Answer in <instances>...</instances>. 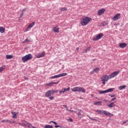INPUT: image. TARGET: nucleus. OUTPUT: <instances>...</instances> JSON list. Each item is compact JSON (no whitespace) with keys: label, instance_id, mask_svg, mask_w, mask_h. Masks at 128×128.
I'll list each match as a JSON object with an SVG mask.
<instances>
[{"label":"nucleus","instance_id":"f257e3e1","mask_svg":"<svg viewBox=\"0 0 128 128\" xmlns=\"http://www.w3.org/2000/svg\"><path fill=\"white\" fill-rule=\"evenodd\" d=\"M92 19L90 17H82L80 18V24L82 26H86L90 22H92Z\"/></svg>","mask_w":128,"mask_h":128},{"label":"nucleus","instance_id":"f03ea898","mask_svg":"<svg viewBox=\"0 0 128 128\" xmlns=\"http://www.w3.org/2000/svg\"><path fill=\"white\" fill-rule=\"evenodd\" d=\"M72 92H83L84 94L86 92V90L82 87H74L72 88H71Z\"/></svg>","mask_w":128,"mask_h":128},{"label":"nucleus","instance_id":"7ed1b4c3","mask_svg":"<svg viewBox=\"0 0 128 128\" xmlns=\"http://www.w3.org/2000/svg\"><path fill=\"white\" fill-rule=\"evenodd\" d=\"M32 54H28L24 57H22V60L23 62H26L30 60H32Z\"/></svg>","mask_w":128,"mask_h":128},{"label":"nucleus","instance_id":"20e7f679","mask_svg":"<svg viewBox=\"0 0 128 128\" xmlns=\"http://www.w3.org/2000/svg\"><path fill=\"white\" fill-rule=\"evenodd\" d=\"M108 80H110V78L108 75H104L101 77V81L102 82V84H103L104 86L106 84V82L108 81Z\"/></svg>","mask_w":128,"mask_h":128},{"label":"nucleus","instance_id":"39448f33","mask_svg":"<svg viewBox=\"0 0 128 128\" xmlns=\"http://www.w3.org/2000/svg\"><path fill=\"white\" fill-rule=\"evenodd\" d=\"M120 72V71L117 70L116 72H113L110 74L108 77L109 78V80H112V78H115V76H116Z\"/></svg>","mask_w":128,"mask_h":128},{"label":"nucleus","instance_id":"423d86ee","mask_svg":"<svg viewBox=\"0 0 128 128\" xmlns=\"http://www.w3.org/2000/svg\"><path fill=\"white\" fill-rule=\"evenodd\" d=\"M114 88H110L105 90H99L98 93L100 94H106L108 92H114Z\"/></svg>","mask_w":128,"mask_h":128},{"label":"nucleus","instance_id":"0eeeda50","mask_svg":"<svg viewBox=\"0 0 128 128\" xmlns=\"http://www.w3.org/2000/svg\"><path fill=\"white\" fill-rule=\"evenodd\" d=\"M44 56H46V52L44 51L42 52L36 54L35 56L36 58H44Z\"/></svg>","mask_w":128,"mask_h":128},{"label":"nucleus","instance_id":"6e6552de","mask_svg":"<svg viewBox=\"0 0 128 128\" xmlns=\"http://www.w3.org/2000/svg\"><path fill=\"white\" fill-rule=\"evenodd\" d=\"M104 36V34L100 33L98 36H96L95 38H93V40H100L102 38V37Z\"/></svg>","mask_w":128,"mask_h":128},{"label":"nucleus","instance_id":"1a4fd4ad","mask_svg":"<svg viewBox=\"0 0 128 128\" xmlns=\"http://www.w3.org/2000/svg\"><path fill=\"white\" fill-rule=\"evenodd\" d=\"M120 18V14H117L112 18V20L114 22H116V20H118Z\"/></svg>","mask_w":128,"mask_h":128},{"label":"nucleus","instance_id":"9d476101","mask_svg":"<svg viewBox=\"0 0 128 128\" xmlns=\"http://www.w3.org/2000/svg\"><path fill=\"white\" fill-rule=\"evenodd\" d=\"M102 114H104L105 116H114V114L110 113L108 111L102 110Z\"/></svg>","mask_w":128,"mask_h":128},{"label":"nucleus","instance_id":"9b49d317","mask_svg":"<svg viewBox=\"0 0 128 128\" xmlns=\"http://www.w3.org/2000/svg\"><path fill=\"white\" fill-rule=\"evenodd\" d=\"M105 12H106V9L102 8L98 10V16H102V14H104Z\"/></svg>","mask_w":128,"mask_h":128},{"label":"nucleus","instance_id":"f8f14e48","mask_svg":"<svg viewBox=\"0 0 128 128\" xmlns=\"http://www.w3.org/2000/svg\"><path fill=\"white\" fill-rule=\"evenodd\" d=\"M58 84V82H51L49 84H45V86H52L54 84Z\"/></svg>","mask_w":128,"mask_h":128},{"label":"nucleus","instance_id":"ddd939ff","mask_svg":"<svg viewBox=\"0 0 128 128\" xmlns=\"http://www.w3.org/2000/svg\"><path fill=\"white\" fill-rule=\"evenodd\" d=\"M52 94V93L51 90H49L46 92L45 96H46V98H50V96H51Z\"/></svg>","mask_w":128,"mask_h":128},{"label":"nucleus","instance_id":"4468645a","mask_svg":"<svg viewBox=\"0 0 128 128\" xmlns=\"http://www.w3.org/2000/svg\"><path fill=\"white\" fill-rule=\"evenodd\" d=\"M36 24V22H32V23L30 24L28 27L26 29V32H28V28H32Z\"/></svg>","mask_w":128,"mask_h":128},{"label":"nucleus","instance_id":"2eb2a0df","mask_svg":"<svg viewBox=\"0 0 128 128\" xmlns=\"http://www.w3.org/2000/svg\"><path fill=\"white\" fill-rule=\"evenodd\" d=\"M79 112L78 114V116L79 118H84V115L82 114V110H78Z\"/></svg>","mask_w":128,"mask_h":128},{"label":"nucleus","instance_id":"dca6fc26","mask_svg":"<svg viewBox=\"0 0 128 128\" xmlns=\"http://www.w3.org/2000/svg\"><path fill=\"white\" fill-rule=\"evenodd\" d=\"M126 46H128L126 43H120L119 46L120 48H124L126 47Z\"/></svg>","mask_w":128,"mask_h":128},{"label":"nucleus","instance_id":"f3484780","mask_svg":"<svg viewBox=\"0 0 128 128\" xmlns=\"http://www.w3.org/2000/svg\"><path fill=\"white\" fill-rule=\"evenodd\" d=\"M32 42V40L31 38H26L24 41L22 42V44H26V42Z\"/></svg>","mask_w":128,"mask_h":128},{"label":"nucleus","instance_id":"a211bd4d","mask_svg":"<svg viewBox=\"0 0 128 128\" xmlns=\"http://www.w3.org/2000/svg\"><path fill=\"white\" fill-rule=\"evenodd\" d=\"M6 32V28L3 26H0V32L1 34H4Z\"/></svg>","mask_w":128,"mask_h":128},{"label":"nucleus","instance_id":"6ab92c4d","mask_svg":"<svg viewBox=\"0 0 128 128\" xmlns=\"http://www.w3.org/2000/svg\"><path fill=\"white\" fill-rule=\"evenodd\" d=\"M53 32H57L58 34L60 32V28H57L56 27H54L53 29Z\"/></svg>","mask_w":128,"mask_h":128},{"label":"nucleus","instance_id":"aec40b11","mask_svg":"<svg viewBox=\"0 0 128 128\" xmlns=\"http://www.w3.org/2000/svg\"><path fill=\"white\" fill-rule=\"evenodd\" d=\"M116 104H114V102H112L110 104L108 105V108H114V106H116Z\"/></svg>","mask_w":128,"mask_h":128},{"label":"nucleus","instance_id":"412c9836","mask_svg":"<svg viewBox=\"0 0 128 128\" xmlns=\"http://www.w3.org/2000/svg\"><path fill=\"white\" fill-rule=\"evenodd\" d=\"M126 88V86H122L118 87V90H122Z\"/></svg>","mask_w":128,"mask_h":128},{"label":"nucleus","instance_id":"4be33fe9","mask_svg":"<svg viewBox=\"0 0 128 128\" xmlns=\"http://www.w3.org/2000/svg\"><path fill=\"white\" fill-rule=\"evenodd\" d=\"M4 70H6V66H2V67H0V72H2Z\"/></svg>","mask_w":128,"mask_h":128},{"label":"nucleus","instance_id":"5701e85b","mask_svg":"<svg viewBox=\"0 0 128 128\" xmlns=\"http://www.w3.org/2000/svg\"><path fill=\"white\" fill-rule=\"evenodd\" d=\"M11 114H13V116H12V118H16V114H17L16 113V112H11Z\"/></svg>","mask_w":128,"mask_h":128},{"label":"nucleus","instance_id":"b1692460","mask_svg":"<svg viewBox=\"0 0 128 128\" xmlns=\"http://www.w3.org/2000/svg\"><path fill=\"white\" fill-rule=\"evenodd\" d=\"M68 76V73H62L59 74V78H62V76Z\"/></svg>","mask_w":128,"mask_h":128},{"label":"nucleus","instance_id":"393cba45","mask_svg":"<svg viewBox=\"0 0 128 128\" xmlns=\"http://www.w3.org/2000/svg\"><path fill=\"white\" fill-rule=\"evenodd\" d=\"M14 58L12 55H6V58L7 60H10L11 58Z\"/></svg>","mask_w":128,"mask_h":128},{"label":"nucleus","instance_id":"a878e982","mask_svg":"<svg viewBox=\"0 0 128 128\" xmlns=\"http://www.w3.org/2000/svg\"><path fill=\"white\" fill-rule=\"evenodd\" d=\"M90 48H92V47H90V46H89V47H88L84 51H83V53L84 52H86H86H90Z\"/></svg>","mask_w":128,"mask_h":128},{"label":"nucleus","instance_id":"bb28decb","mask_svg":"<svg viewBox=\"0 0 128 128\" xmlns=\"http://www.w3.org/2000/svg\"><path fill=\"white\" fill-rule=\"evenodd\" d=\"M102 102L101 101L95 102H94V104L97 105V106H102Z\"/></svg>","mask_w":128,"mask_h":128},{"label":"nucleus","instance_id":"cd10ccee","mask_svg":"<svg viewBox=\"0 0 128 128\" xmlns=\"http://www.w3.org/2000/svg\"><path fill=\"white\" fill-rule=\"evenodd\" d=\"M60 78V75L59 74H57V75H55L54 76H51L50 77V78Z\"/></svg>","mask_w":128,"mask_h":128},{"label":"nucleus","instance_id":"c85d7f7f","mask_svg":"<svg viewBox=\"0 0 128 128\" xmlns=\"http://www.w3.org/2000/svg\"><path fill=\"white\" fill-rule=\"evenodd\" d=\"M94 112H98V114H102V110H95Z\"/></svg>","mask_w":128,"mask_h":128},{"label":"nucleus","instance_id":"c756f323","mask_svg":"<svg viewBox=\"0 0 128 128\" xmlns=\"http://www.w3.org/2000/svg\"><path fill=\"white\" fill-rule=\"evenodd\" d=\"M94 72H98V70H100V68H94Z\"/></svg>","mask_w":128,"mask_h":128},{"label":"nucleus","instance_id":"7c9ffc66","mask_svg":"<svg viewBox=\"0 0 128 128\" xmlns=\"http://www.w3.org/2000/svg\"><path fill=\"white\" fill-rule=\"evenodd\" d=\"M51 92L52 93V95L53 96L54 94H56V92H58V90H51Z\"/></svg>","mask_w":128,"mask_h":128},{"label":"nucleus","instance_id":"2f4dec72","mask_svg":"<svg viewBox=\"0 0 128 128\" xmlns=\"http://www.w3.org/2000/svg\"><path fill=\"white\" fill-rule=\"evenodd\" d=\"M44 128H54V127L52 126H50V125H46L44 126Z\"/></svg>","mask_w":128,"mask_h":128},{"label":"nucleus","instance_id":"473e14b6","mask_svg":"<svg viewBox=\"0 0 128 128\" xmlns=\"http://www.w3.org/2000/svg\"><path fill=\"white\" fill-rule=\"evenodd\" d=\"M87 116L88 118H90V120H95V122H98V120H96L95 118H90V116L88 115H87Z\"/></svg>","mask_w":128,"mask_h":128},{"label":"nucleus","instance_id":"72a5a7b5","mask_svg":"<svg viewBox=\"0 0 128 128\" xmlns=\"http://www.w3.org/2000/svg\"><path fill=\"white\" fill-rule=\"evenodd\" d=\"M64 10H66V8H60V11L61 12H64Z\"/></svg>","mask_w":128,"mask_h":128},{"label":"nucleus","instance_id":"f704fd0d","mask_svg":"<svg viewBox=\"0 0 128 128\" xmlns=\"http://www.w3.org/2000/svg\"><path fill=\"white\" fill-rule=\"evenodd\" d=\"M48 98L50 100H54V97L53 96H50L49 97H48Z\"/></svg>","mask_w":128,"mask_h":128},{"label":"nucleus","instance_id":"c9c22d12","mask_svg":"<svg viewBox=\"0 0 128 128\" xmlns=\"http://www.w3.org/2000/svg\"><path fill=\"white\" fill-rule=\"evenodd\" d=\"M62 92H63V94H64V92H67L66 88H62Z\"/></svg>","mask_w":128,"mask_h":128},{"label":"nucleus","instance_id":"e433bc0d","mask_svg":"<svg viewBox=\"0 0 128 128\" xmlns=\"http://www.w3.org/2000/svg\"><path fill=\"white\" fill-rule=\"evenodd\" d=\"M52 124H56V125L58 124V123H56V122H54V121H50V122H49V124H52Z\"/></svg>","mask_w":128,"mask_h":128},{"label":"nucleus","instance_id":"4c0bfd02","mask_svg":"<svg viewBox=\"0 0 128 128\" xmlns=\"http://www.w3.org/2000/svg\"><path fill=\"white\" fill-rule=\"evenodd\" d=\"M63 106H64V108H66V110H68V106L66 105H63Z\"/></svg>","mask_w":128,"mask_h":128},{"label":"nucleus","instance_id":"58836bf2","mask_svg":"<svg viewBox=\"0 0 128 128\" xmlns=\"http://www.w3.org/2000/svg\"><path fill=\"white\" fill-rule=\"evenodd\" d=\"M128 122V120L124 122H122V126L124 125V124H126V122Z\"/></svg>","mask_w":128,"mask_h":128},{"label":"nucleus","instance_id":"ea45409f","mask_svg":"<svg viewBox=\"0 0 128 128\" xmlns=\"http://www.w3.org/2000/svg\"><path fill=\"white\" fill-rule=\"evenodd\" d=\"M68 110V112H76V111L74 110Z\"/></svg>","mask_w":128,"mask_h":128},{"label":"nucleus","instance_id":"a19ab883","mask_svg":"<svg viewBox=\"0 0 128 128\" xmlns=\"http://www.w3.org/2000/svg\"><path fill=\"white\" fill-rule=\"evenodd\" d=\"M116 100V98H114L111 100L112 102H114V100Z\"/></svg>","mask_w":128,"mask_h":128},{"label":"nucleus","instance_id":"79ce46f5","mask_svg":"<svg viewBox=\"0 0 128 128\" xmlns=\"http://www.w3.org/2000/svg\"><path fill=\"white\" fill-rule=\"evenodd\" d=\"M94 70H93V71H91L90 72V74H94Z\"/></svg>","mask_w":128,"mask_h":128},{"label":"nucleus","instance_id":"37998d69","mask_svg":"<svg viewBox=\"0 0 128 128\" xmlns=\"http://www.w3.org/2000/svg\"><path fill=\"white\" fill-rule=\"evenodd\" d=\"M2 122H6V120H2Z\"/></svg>","mask_w":128,"mask_h":128},{"label":"nucleus","instance_id":"c03bdc74","mask_svg":"<svg viewBox=\"0 0 128 128\" xmlns=\"http://www.w3.org/2000/svg\"><path fill=\"white\" fill-rule=\"evenodd\" d=\"M70 90V88L68 87L67 89H66V90L67 92H69V90Z\"/></svg>","mask_w":128,"mask_h":128},{"label":"nucleus","instance_id":"a18cd8bd","mask_svg":"<svg viewBox=\"0 0 128 128\" xmlns=\"http://www.w3.org/2000/svg\"><path fill=\"white\" fill-rule=\"evenodd\" d=\"M68 120H69L70 122H72V118H70L68 119Z\"/></svg>","mask_w":128,"mask_h":128},{"label":"nucleus","instance_id":"49530a36","mask_svg":"<svg viewBox=\"0 0 128 128\" xmlns=\"http://www.w3.org/2000/svg\"><path fill=\"white\" fill-rule=\"evenodd\" d=\"M55 128H60V126H58H58H55Z\"/></svg>","mask_w":128,"mask_h":128},{"label":"nucleus","instance_id":"de8ad7c7","mask_svg":"<svg viewBox=\"0 0 128 128\" xmlns=\"http://www.w3.org/2000/svg\"><path fill=\"white\" fill-rule=\"evenodd\" d=\"M111 98H114V96H116V95H110Z\"/></svg>","mask_w":128,"mask_h":128},{"label":"nucleus","instance_id":"09e8293b","mask_svg":"<svg viewBox=\"0 0 128 128\" xmlns=\"http://www.w3.org/2000/svg\"><path fill=\"white\" fill-rule=\"evenodd\" d=\"M22 16H24V12H22V13L21 14V15H20V18H22Z\"/></svg>","mask_w":128,"mask_h":128},{"label":"nucleus","instance_id":"8fccbe9b","mask_svg":"<svg viewBox=\"0 0 128 128\" xmlns=\"http://www.w3.org/2000/svg\"><path fill=\"white\" fill-rule=\"evenodd\" d=\"M6 122H10V120H6Z\"/></svg>","mask_w":128,"mask_h":128},{"label":"nucleus","instance_id":"3c124183","mask_svg":"<svg viewBox=\"0 0 128 128\" xmlns=\"http://www.w3.org/2000/svg\"><path fill=\"white\" fill-rule=\"evenodd\" d=\"M62 92H62V90H60V94H62Z\"/></svg>","mask_w":128,"mask_h":128},{"label":"nucleus","instance_id":"603ef678","mask_svg":"<svg viewBox=\"0 0 128 128\" xmlns=\"http://www.w3.org/2000/svg\"><path fill=\"white\" fill-rule=\"evenodd\" d=\"M78 50H80L79 48H76V50H77V52H78Z\"/></svg>","mask_w":128,"mask_h":128},{"label":"nucleus","instance_id":"864d4df0","mask_svg":"<svg viewBox=\"0 0 128 128\" xmlns=\"http://www.w3.org/2000/svg\"><path fill=\"white\" fill-rule=\"evenodd\" d=\"M19 124H20V126H22V124L19 123Z\"/></svg>","mask_w":128,"mask_h":128}]
</instances>
